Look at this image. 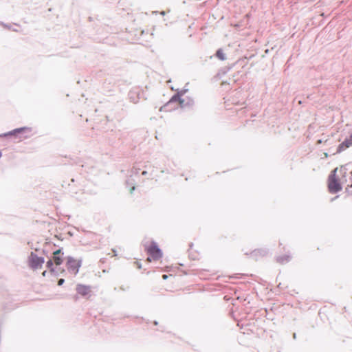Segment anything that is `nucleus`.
<instances>
[{
  "mask_svg": "<svg viewBox=\"0 0 352 352\" xmlns=\"http://www.w3.org/2000/svg\"><path fill=\"white\" fill-rule=\"evenodd\" d=\"M343 186H352V172H347L341 166L336 168L329 177L328 187L331 192H337L342 190Z\"/></svg>",
  "mask_w": 352,
  "mask_h": 352,
  "instance_id": "f257e3e1",
  "label": "nucleus"
},
{
  "mask_svg": "<svg viewBox=\"0 0 352 352\" xmlns=\"http://www.w3.org/2000/svg\"><path fill=\"white\" fill-rule=\"evenodd\" d=\"M182 96H173L167 103L161 107L160 111L170 112L179 108H182L186 105L184 103V99Z\"/></svg>",
  "mask_w": 352,
  "mask_h": 352,
  "instance_id": "f03ea898",
  "label": "nucleus"
},
{
  "mask_svg": "<svg viewBox=\"0 0 352 352\" xmlns=\"http://www.w3.org/2000/svg\"><path fill=\"white\" fill-rule=\"evenodd\" d=\"M145 251L149 255L146 261L151 262L152 261H157L162 256V252L155 242H151L145 247Z\"/></svg>",
  "mask_w": 352,
  "mask_h": 352,
  "instance_id": "7ed1b4c3",
  "label": "nucleus"
},
{
  "mask_svg": "<svg viewBox=\"0 0 352 352\" xmlns=\"http://www.w3.org/2000/svg\"><path fill=\"white\" fill-rule=\"evenodd\" d=\"M82 261L80 259L75 258L72 256H68L66 258L65 266L69 274L74 276L78 273Z\"/></svg>",
  "mask_w": 352,
  "mask_h": 352,
  "instance_id": "20e7f679",
  "label": "nucleus"
},
{
  "mask_svg": "<svg viewBox=\"0 0 352 352\" xmlns=\"http://www.w3.org/2000/svg\"><path fill=\"white\" fill-rule=\"evenodd\" d=\"M44 263V258L38 257L37 255L31 253L29 257V265L33 270H38L42 267Z\"/></svg>",
  "mask_w": 352,
  "mask_h": 352,
  "instance_id": "39448f33",
  "label": "nucleus"
},
{
  "mask_svg": "<svg viewBox=\"0 0 352 352\" xmlns=\"http://www.w3.org/2000/svg\"><path fill=\"white\" fill-rule=\"evenodd\" d=\"M76 292L82 296H87L91 293V287L87 285L79 284L76 286Z\"/></svg>",
  "mask_w": 352,
  "mask_h": 352,
  "instance_id": "423d86ee",
  "label": "nucleus"
},
{
  "mask_svg": "<svg viewBox=\"0 0 352 352\" xmlns=\"http://www.w3.org/2000/svg\"><path fill=\"white\" fill-rule=\"evenodd\" d=\"M63 252L60 249H58L54 252L52 260L56 265H60L63 262Z\"/></svg>",
  "mask_w": 352,
  "mask_h": 352,
  "instance_id": "0eeeda50",
  "label": "nucleus"
},
{
  "mask_svg": "<svg viewBox=\"0 0 352 352\" xmlns=\"http://www.w3.org/2000/svg\"><path fill=\"white\" fill-rule=\"evenodd\" d=\"M352 146V141L348 138L339 144L336 153H340Z\"/></svg>",
  "mask_w": 352,
  "mask_h": 352,
  "instance_id": "6e6552de",
  "label": "nucleus"
},
{
  "mask_svg": "<svg viewBox=\"0 0 352 352\" xmlns=\"http://www.w3.org/2000/svg\"><path fill=\"white\" fill-rule=\"evenodd\" d=\"M29 129L28 128H26V127H22V128H19V129H14L6 134H5V136H7V135H17L19 133H21L25 131H28Z\"/></svg>",
  "mask_w": 352,
  "mask_h": 352,
  "instance_id": "1a4fd4ad",
  "label": "nucleus"
},
{
  "mask_svg": "<svg viewBox=\"0 0 352 352\" xmlns=\"http://www.w3.org/2000/svg\"><path fill=\"white\" fill-rule=\"evenodd\" d=\"M216 56L221 60H224L226 58V55L221 49H219L217 51Z\"/></svg>",
  "mask_w": 352,
  "mask_h": 352,
  "instance_id": "9d476101",
  "label": "nucleus"
},
{
  "mask_svg": "<svg viewBox=\"0 0 352 352\" xmlns=\"http://www.w3.org/2000/svg\"><path fill=\"white\" fill-rule=\"evenodd\" d=\"M53 263H54L53 260H49L46 264L47 267L50 270L51 272H54V270L53 268Z\"/></svg>",
  "mask_w": 352,
  "mask_h": 352,
  "instance_id": "9b49d317",
  "label": "nucleus"
},
{
  "mask_svg": "<svg viewBox=\"0 0 352 352\" xmlns=\"http://www.w3.org/2000/svg\"><path fill=\"white\" fill-rule=\"evenodd\" d=\"M288 259H289V256H287L285 258H284L283 257H279V258H278V261L279 262H280V263H283V262H284L285 261H288Z\"/></svg>",
  "mask_w": 352,
  "mask_h": 352,
  "instance_id": "f8f14e48",
  "label": "nucleus"
},
{
  "mask_svg": "<svg viewBox=\"0 0 352 352\" xmlns=\"http://www.w3.org/2000/svg\"><path fill=\"white\" fill-rule=\"evenodd\" d=\"M111 251L113 252L112 256H117L118 255V253L116 250L112 249Z\"/></svg>",
  "mask_w": 352,
  "mask_h": 352,
  "instance_id": "ddd939ff",
  "label": "nucleus"
},
{
  "mask_svg": "<svg viewBox=\"0 0 352 352\" xmlns=\"http://www.w3.org/2000/svg\"><path fill=\"white\" fill-rule=\"evenodd\" d=\"M64 282H65L64 279L60 278V279H59V280H58V285H62L63 284V283H64Z\"/></svg>",
  "mask_w": 352,
  "mask_h": 352,
  "instance_id": "4468645a",
  "label": "nucleus"
},
{
  "mask_svg": "<svg viewBox=\"0 0 352 352\" xmlns=\"http://www.w3.org/2000/svg\"><path fill=\"white\" fill-rule=\"evenodd\" d=\"M348 138L352 141V129Z\"/></svg>",
  "mask_w": 352,
  "mask_h": 352,
  "instance_id": "2eb2a0df",
  "label": "nucleus"
},
{
  "mask_svg": "<svg viewBox=\"0 0 352 352\" xmlns=\"http://www.w3.org/2000/svg\"><path fill=\"white\" fill-rule=\"evenodd\" d=\"M167 278H168V276H167V275H166V274H164V275L162 276V278H163V279H164V280H165V279H166Z\"/></svg>",
  "mask_w": 352,
  "mask_h": 352,
  "instance_id": "dca6fc26",
  "label": "nucleus"
},
{
  "mask_svg": "<svg viewBox=\"0 0 352 352\" xmlns=\"http://www.w3.org/2000/svg\"><path fill=\"white\" fill-rule=\"evenodd\" d=\"M46 273H47V272H46V271H44V272L42 273V275H43V276H45Z\"/></svg>",
  "mask_w": 352,
  "mask_h": 352,
  "instance_id": "f3484780",
  "label": "nucleus"
},
{
  "mask_svg": "<svg viewBox=\"0 0 352 352\" xmlns=\"http://www.w3.org/2000/svg\"><path fill=\"white\" fill-rule=\"evenodd\" d=\"M134 189H135V187H132V188H131V193H132V192H133V191L134 190Z\"/></svg>",
  "mask_w": 352,
  "mask_h": 352,
  "instance_id": "a211bd4d",
  "label": "nucleus"
},
{
  "mask_svg": "<svg viewBox=\"0 0 352 352\" xmlns=\"http://www.w3.org/2000/svg\"><path fill=\"white\" fill-rule=\"evenodd\" d=\"M142 174H143V175H146V171H144V172L142 173Z\"/></svg>",
  "mask_w": 352,
  "mask_h": 352,
  "instance_id": "6ab92c4d",
  "label": "nucleus"
}]
</instances>
